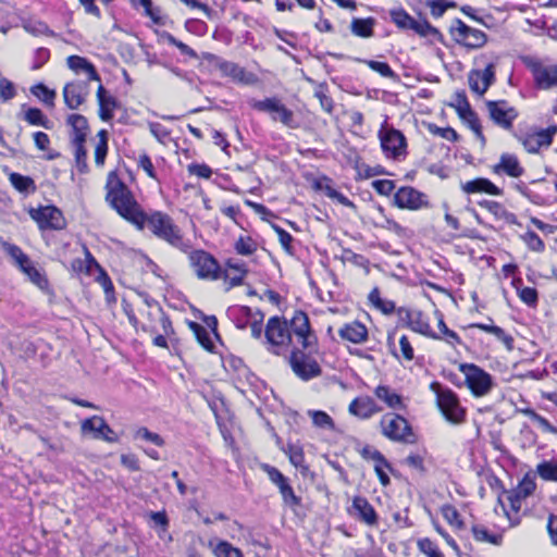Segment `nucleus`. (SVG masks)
I'll list each match as a JSON object with an SVG mask.
<instances>
[{
  "instance_id": "56",
  "label": "nucleus",
  "mask_w": 557,
  "mask_h": 557,
  "mask_svg": "<svg viewBox=\"0 0 557 557\" xmlns=\"http://www.w3.org/2000/svg\"><path fill=\"white\" fill-rule=\"evenodd\" d=\"M523 239L528 247L533 251H543L544 250V243L541 239V237L533 231H529L523 236Z\"/></svg>"
},
{
  "instance_id": "30",
  "label": "nucleus",
  "mask_w": 557,
  "mask_h": 557,
  "mask_svg": "<svg viewBox=\"0 0 557 557\" xmlns=\"http://www.w3.org/2000/svg\"><path fill=\"white\" fill-rule=\"evenodd\" d=\"M479 206L491 212L497 220H503L509 224L517 222L516 215L507 211V209L497 201L482 200L479 202Z\"/></svg>"
},
{
  "instance_id": "63",
  "label": "nucleus",
  "mask_w": 557,
  "mask_h": 557,
  "mask_svg": "<svg viewBox=\"0 0 557 557\" xmlns=\"http://www.w3.org/2000/svg\"><path fill=\"white\" fill-rule=\"evenodd\" d=\"M374 190L383 196H388L395 188V184L391 180H377L372 183Z\"/></svg>"
},
{
  "instance_id": "33",
  "label": "nucleus",
  "mask_w": 557,
  "mask_h": 557,
  "mask_svg": "<svg viewBox=\"0 0 557 557\" xmlns=\"http://www.w3.org/2000/svg\"><path fill=\"white\" fill-rule=\"evenodd\" d=\"M375 396L384 401L389 408L397 409L403 405L401 397L392 388L385 385H380L374 391Z\"/></svg>"
},
{
  "instance_id": "61",
  "label": "nucleus",
  "mask_w": 557,
  "mask_h": 557,
  "mask_svg": "<svg viewBox=\"0 0 557 557\" xmlns=\"http://www.w3.org/2000/svg\"><path fill=\"white\" fill-rule=\"evenodd\" d=\"M535 482L532 480V479H529V478H524L518 488H517V498H525L528 496H530L534 491H535Z\"/></svg>"
},
{
  "instance_id": "8",
  "label": "nucleus",
  "mask_w": 557,
  "mask_h": 557,
  "mask_svg": "<svg viewBox=\"0 0 557 557\" xmlns=\"http://www.w3.org/2000/svg\"><path fill=\"white\" fill-rule=\"evenodd\" d=\"M290 334L305 350L317 351V336L311 331L308 315L304 311H296L288 323Z\"/></svg>"
},
{
  "instance_id": "22",
  "label": "nucleus",
  "mask_w": 557,
  "mask_h": 557,
  "mask_svg": "<svg viewBox=\"0 0 557 557\" xmlns=\"http://www.w3.org/2000/svg\"><path fill=\"white\" fill-rule=\"evenodd\" d=\"M351 507L359 520L370 527L377 524V515L367 498L361 496L354 497Z\"/></svg>"
},
{
  "instance_id": "12",
  "label": "nucleus",
  "mask_w": 557,
  "mask_h": 557,
  "mask_svg": "<svg viewBox=\"0 0 557 557\" xmlns=\"http://www.w3.org/2000/svg\"><path fill=\"white\" fill-rule=\"evenodd\" d=\"M394 203L400 209L408 210L429 207L426 196L411 186L400 187L394 195Z\"/></svg>"
},
{
  "instance_id": "39",
  "label": "nucleus",
  "mask_w": 557,
  "mask_h": 557,
  "mask_svg": "<svg viewBox=\"0 0 557 557\" xmlns=\"http://www.w3.org/2000/svg\"><path fill=\"white\" fill-rule=\"evenodd\" d=\"M454 44L467 52L482 48L486 44V37H453Z\"/></svg>"
},
{
  "instance_id": "9",
  "label": "nucleus",
  "mask_w": 557,
  "mask_h": 557,
  "mask_svg": "<svg viewBox=\"0 0 557 557\" xmlns=\"http://www.w3.org/2000/svg\"><path fill=\"white\" fill-rule=\"evenodd\" d=\"M381 430L384 436L394 442H412L408 421L399 414L386 413L381 419Z\"/></svg>"
},
{
  "instance_id": "6",
  "label": "nucleus",
  "mask_w": 557,
  "mask_h": 557,
  "mask_svg": "<svg viewBox=\"0 0 557 557\" xmlns=\"http://www.w3.org/2000/svg\"><path fill=\"white\" fill-rule=\"evenodd\" d=\"M314 351L294 347L290 351L289 364L294 373L301 380L308 381L321 374V367L312 356Z\"/></svg>"
},
{
  "instance_id": "54",
  "label": "nucleus",
  "mask_w": 557,
  "mask_h": 557,
  "mask_svg": "<svg viewBox=\"0 0 557 557\" xmlns=\"http://www.w3.org/2000/svg\"><path fill=\"white\" fill-rule=\"evenodd\" d=\"M280 493L282 495L283 502L286 506L290 508L298 507L301 503L300 497H298L290 484L283 486L282 490H280Z\"/></svg>"
},
{
  "instance_id": "46",
  "label": "nucleus",
  "mask_w": 557,
  "mask_h": 557,
  "mask_svg": "<svg viewBox=\"0 0 557 557\" xmlns=\"http://www.w3.org/2000/svg\"><path fill=\"white\" fill-rule=\"evenodd\" d=\"M262 470L268 474L270 481L274 483L278 490H282L283 486L288 485V479L275 467L270 465H262Z\"/></svg>"
},
{
  "instance_id": "17",
  "label": "nucleus",
  "mask_w": 557,
  "mask_h": 557,
  "mask_svg": "<svg viewBox=\"0 0 557 557\" xmlns=\"http://www.w3.org/2000/svg\"><path fill=\"white\" fill-rule=\"evenodd\" d=\"M380 139L381 147L388 157L397 158L405 151L406 138L397 129L381 131Z\"/></svg>"
},
{
  "instance_id": "24",
  "label": "nucleus",
  "mask_w": 557,
  "mask_h": 557,
  "mask_svg": "<svg viewBox=\"0 0 557 557\" xmlns=\"http://www.w3.org/2000/svg\"><path fill=\"white\" fill-rule=\"evenodd\" d=\"M534 79L539 87L548 89L557 85V67H545L539 63L532 64Z\"/></svg>"
},
{
  "instance_id": "7",
  "label": "nucleus",
  "mask_w": 557,
  "mask_h": 557,
  "mask_svg": "<svg viewBox=\"0 0 557 557\" xmlns=\"http://www.w3.org/2000/svg\"><path fill=\"white\" fill-rule=\"evenodd\" d=\"M201 59L207 61L210 70H218L221 72L222 76L231 77L235 82L250 84L255 81L253 74L247 73L245 69L238 64L223 60L215 54L202 52Z\"/></svg>"
},
{
  "instance_id": "20",
  "label": "nucleus",
  "mask_w": 557,
  "mask_h": 557,
  "mask_svg": "<svg viewBox=\"0 0 557 557\" xmlns=\"http://www.w3.org/2000/svg\"><path fill=\"white\" fill-rule=\"evenodd\" d=\"M338 335L343 341L352 344H362L368 339V329L359 321H352L344 324L338 330Z\"/></svg>"
},
{
  "instance_id": "49",
  "label": "nucleus",
  "mask_w": 557,
  "mask_h": 557,
  "mask_svg": "<svg viewBox=\"0 0 557 557\" xmlns=\"http://www.w3.org/2000/svg\"><path fill=\"white\" fill-rule=\"evenodd\" d=\"M557 133V126L550 125L545 129H541L534 134H532L537 143V145L541 147H548L550 146L553 141V136Z\"/></svg>"
},
{
  "instance_id": "3",
  "label": "nucleus",
  "mask_w": 557,
  "mask_h": 557,
  "mask_svg": "<svg viewBox=\"0 0 557 557\" xmlns=\"http://www.w3.org/2000/svg\"><path fill=\"white\" fill-rule=\"evenodd\" d=\"M459 370L465 375L468 388L475 397L487 395L494 386L491 374L474 363H460Z\"/></svg>"
},
{
  "instance_id": "31",
  "label": "nucleus",
  "mask_w": 557,
  "mask_h": 557,
  "mask_svg": "<svg viewBox=\"0 0 557 557\" xmlns=\"http://www.w3.org/2000/svg\"><path fill=\"white\" fill-rule=\"evenodd\" d=\"M284 453L288 456L290 463L300 469V472L305 474L309 468L305 463V454L301 445L296 443H288Z\"/></svg>"
},
{
  "instance_id": "60",
  "label": "nucleus",
  "mask_w": 557,
  "mask_h": 557,
  "mask_svg": "<svg viewBox=\"0 0 557 557\" xmlns=\"http://www.w3.org/2000/svg\"><path fill=\"white\" fill-rule=\"evenodd\" d=\"M451 106L456 109L459 117L463 116L468 111L472 110L463 92L456 94L455 103Z\"/></svg>"
},
{
  "instance_id": "1",
  "label": "nucleus",
  "mask_w": 557,
  "mask_h": 557,
  "mask_svg": "<svg viewBox=\"0 0 557 557\" xmlns=\"http://www.w3.org/2000/svg\"><path fill=\"white\" fill-rule=\"evenodd\" d=\"M107 189L106 199L117 213L139 230L145 228L146 213L141 210L128 187L114 173H110L108 176Z\"/></svg>"
},
{
  "instance_id": "15",
  "label": "nucleus",
  "mask_w": 557,
  "mask_h": 557,
  "mask_svg": "<svg viewBox=\"0 0 557 557\" xmlns=\"http://www.w3.org/2000/svg\"><path fill=\"white\" fill-rule=\"evenodd\" d=\"M145 226L158 237L165 239L170 244L174 243L172 220L168 214L160 211L153 212L151 215L146 214Z\"/></svg>"
},
{
  "instance_id": "13",
  "label": "nucleus",
  "mask_w": 557,
  "mask_h": 557,
  "mask_svg": "<svg viewBox=\"0 0 557 557\" xmlns=\"http://www.w3.org/2000/svg\"><path fill=\"white\" fill-rule=\"evenodd\" d=\"M486 108L491 120L498 126L510 129L512 122L518 116L513 107H509L505 100L487 101Z\"/></svg>"
},
{
  "instance_id": "21",
  "label": "nucleus",
  "mask_w": 557,
  "mask_h": 557,
  "mask_svg": "<svg viewBox=\"0 0 557 557\" xmlns=\"http://www.w3.org/2000/svg\"><path fill=\"white\" fill-rule=\"evenodd\" d=\"M493 171L496 174L505 173L515 178L522 176L524 173V169L520 165L518 158L510 153H503L499 162L493 166Z\"/></svg>"
},
{
  "instance_id": "59",
  "label": "nucleus",
  "mask_w": 557,
  "mask_h": 557,
  "mask_svg": "<svg viewBox=\"0 0 557 557\" xmlns=\"http://www.w3.org/2000/svg\"><path fill=\"white\" fill-rule=\"evenodd\" d=\"M518 289L520 299L528 306H535L537 304V292L533 287H522Z\"/></svg>"
},
{
  "instance_id": "47",
  "label": "nucleus",
  "mask_w": 557,
  "mask_h": 557,
  "mask_svg": "<svg viewBox=\"0 0 557 557\" xmlns=\"http://www.w3.org/2000/svg\"><path fill=\"white\" fill-rule=\"evenodd\" d=\"M536 471L545 481H557V463L553 461H544L537 465Z\"/></svg>"
},
{
  "instance_id": "11",
  "label": "nucleus",
  "mask_w": 557,
  "mask_h": 557,
  "mask_svg": "<svg viewBox=\"0 0 557 557\" xmlns=\"http://www.w3.org/2000/svg\"><path fill=\"white\" fill-rule=\"evenodd\" d=\"M30 215L41 230H62L66 225L62 211L54 206L32 210Z\"/></svg>"
},
{
  "instance_id": "62",
  "label": "nucleus",
  "mask_w": 557,
  "mask_h": 557,
  "mask_svg": "<svg viewBox=\"0 0 557 557\" xmlns=\"http://www.w3.org/2000/svg\"><path fill=\"white\" fill-rule=\"evenodd\" d=\"M367 64L369 65V67L371 70L380 73L384 77H394L395 76L394 71L385 62L370 60V61H367Z\"/></svg>"
},
{
  "instance_id": "34",
  "label": "nucleus",
  "mask_w": 557,
  "mask_h": 557,
  "mask_svg": "<svg viewBox=\"0 0 557 557\" xmlns=\"http://www.w3.org/2000/svg\"><path fill=\"white\" fill-rule=\"evenodd\" d=\"M9 180L12 186L20 193L29 194L36 191V184L29 176H24L20 173H11Z\"/></svg>"
},
{
  "instance_id": "44",
  "label": "nucleus",
  "mask_w": 557,
  "mask_h": 557,
  "mask_svg": "<svg viewBox=\"0 0 557 557\" xmlns=\"http://www.w3.org/2000/svg\"><path fill=\"white\" fill-rule=\"evenodd\" d=\"M522 412L533 422L537 423V425L544 431L553 434H557V428L550 424V422L535 412L533 409L528 408L522 410Z\"/></svg>"
},
{
  "instance_id": "4",
  "label": "nucleus",
  "mask_w": 557,
  "mask_h": 557,
  "mask_svg": "<svg viewBox=\"0 0 557 557\" xmlns=\"http://www.w3.org/2000/svg\"><path fill=\"white\" fill-rule=\"evenodd\" d=\"M431 389L436 394L437 406L446 420L455 424L462 422L465 410L460 407L456 394L448 388H442L437 382L431 384Z\"/></svg>"
},
{
  "instance_id": "41",
  "label": "nucleus",
  "mask_w": 557,
  "mask_h": 557,
  "mask_svg": "<svg viewBox=\"0 0 557 557\" xmlns=\"http://www.w3.org/2000/svg\"><path fill=\"white\" fill-rule=\"evenodd\" d=\"M460 119L469 125L476 138L481 141L482 146H484L486 140L482 133V126L476 113L473 110H470Z\"/></svg>"
},
{
  "instance_id": "50",
  "label": "nucleus",
  "mask_w": 557,
  "mask_h": 557,
  "mask_svg": "<svg viewBox=\"0 0 557 557\" xmlns=\"http://www.w3.org/2000/svg\"><path fill=\"white\" fill-rule=\"evenodd\" d=\"M272 119L274 121H280L282 122L284 125L290 127V128H296L297 127V124L295 123V120H294V113L293 111H290L289 109H287L284 104L281 103L278 110L276 113H274V115H272Z\"/></svg>"
},
{
  "instance_id": "57",
  "label": "nucleus",
  "mask_w": 557,
  "mask_h": 557,
  "mask_svg": "<svg viewBox=\"0 0 557 557\" xmlns=\"http://www.w3.org/2000/svg\"><path fill=\"white\" fill-rule=\"evenodd\" d=\"M280 106H281L280 100H277L275 98H267L264 100L256 102L253 107L259 111L269 112L274 115V113L277 112Z\"/></svg>"
},
{
  "instance_id": "28",
  "label": "nucleus",
  "mask_w": 557,
  "mask_h": 557,
  "mask_svg": "<svg viewBox=\"0 0 557 557\" xmlns=\"http://www.w3.org/2000/svg\"><path fill=\"white\" fill-rule=\"evenodd\" d=\"M66 62L74 72H85L88 75L86 81H101L96 67L87 59L79 55H70Z\"/></svg>"
},
{
  "instance_id": "64",
  "label": "nucleus",
  "mask_w": 557,
  "mask_h": 557,
  "mask_svg": "<svg viewBox=\"0 0 557 557\" xmlns=\"http://www.w3.org/2000/svg\"><path fill=\"white\" fill-rule=\"evenodd\" d=\"M444 518L451 524L457 527H462V521L459 519V512L458 510L451 506L446 505L442 509Z\"/></svg>"
},
{
  "instance_id": "35",
  "label": "nucleus",
  "mask_w": 557,
  "mask_h": 557,
  "mask_svg": "<svg viewBox=\"0 0 557 557\" xmlns=\"http://www.w3.org/2000/svg\"><path fill=\"white\" fill-rule=\"evenodd\" d=\"M20 269L29 277V280L36 284L39 288L44 289L48 285V280L46 276L34 267L30 259L27 263H24L20 267Z\"/></svg>"
},
{
  "instance_id": "26",
  "label": "nucleus",
  "mask_w": 557,
  "mask_h": 557,
  "mask_svg": "<svg viewBox=\"0 0 557 557\" xmlns=\"http://www.w3.org/2000/svg\"><path fill=\"white\" fill-rule=\"evenodd\" d=\"M97 98L99 102V116L102 121H110L113 117V110L117 106V101L112 96H107L104 87L100 84L97 89Z\"/></svg>"
},
{
  "instance_id": "14",
  "label": "nucleus",
  "mask_w": 557,
  "mask_h": 557,
  "mask_svg": "<svg viewBox=\"0 0 557 557\" xmlns=\"http://www.w3.org/2000/svg\"><path fill=\"white\" fill-rule=\"evenodd\" d=\"M90 81H74L63 87V99L70 110L78 109L90 91Z\"/></svg>"
},
{
  "instance_id": "58",
  "label": "nucleus",
  "mask_w": 557,
  "mask_h": 557,
  "mask_svg": "<svg viewBox=\"0 0 557 557\" xmlns=\"http://www.w3.org/2000/svg\"><path fill=\"white\" fill-rule=\"evenodd\" d=\"M404 463L409 468L417 470L421 474L426 471L424 467V458L420 454H410L408 457H406Z\"/></svg>"
},
{
  "instance_id": "25",
  "label": "nucleus",
  "mask_w": 557,
  "mask_h": 557,
  "mask_svg": "<svg viewBox=\"0 0 557 557\" xmlns=\"http://www.w3.org/2000/svg\"><path fill=\"white\" fill-rule=\"evenodd\" d=\"M67 124L71 126L74 144H84L88 132V122L84 115L70 114L67 116Z\"/></svg>"
},
{
  "instance_id": "55",
  "label": "nucleus",
  "mask_w": 557,
  "mask_h": 557,
  "mask_svg": "<svg viewBox=\"0 0 557 557\" xmlns=\"http://www.w3.org/2000/svg\"><path fill=\"white\" fill-rule=\"evenodd\" d=\"M75 146V162L81 173H86L88 170L87 165V151L84 144H74Z\"/></svg>"
},
{
  "instance_id": "19",
  "label": "nucleus",
  "mask_w": 557,
  "mask_h": 557,
  "mask_svg": "<svg viewBox=\"0 0 557 557\" xmlns=\"http://www.w3.org/2000/svg\"><path fill=\"white\" fill-rule=\"evenodd\" d=\"M348 411L350 414L356 416L360 419H369L373 414L381 411V408L375 401L369 396H362L355 398L349 407Z\"/></svg>"
},
{
  "instance_id": "16",
  "label": "nucleus",
  "mask_w": 557,
  "mask_h": 557,
  "mask_svg": "<svg viewBox=\"0 0 557 557\" xmlns=\"http://www.w3.org/2000/svg\"><path fill=\"white\" fill-rule=\"evenodd\" d=\"M82 432L92 433L94 438L97 440H103L109 443L117 442L115 432L110 428L104 419L99 416H94L84 420L82 422Z\"/></svg>"
},
{
  "instance_id": "10",
  "label": "nucleus",
  "mask_w": 557,
  "mask_h": 557,
  "mask_svg": "<svg viewBox=\"0 0 557 557\" xmlns=\"http://www.w3.org/2000/svg\"><path fill=\"white\" fill-rule=\"evenodd\" d=\"M190 265L201 278L216 280L220 277V267L215 259L202 251H194L188 256Z\"/></svg>"
},
{
  "instance_id": "51",
  "label": "nucleus",
  "mask_w": 557,
  "mask_h": 557,
  "mask_svg": "<svg viewBox=\"0 0 557 557\" xmlns=\"http://www.w3.org/2000/svg\"><path fill=\"white\" fill-rule=\"evenodd\" d=\"M419 550L428 557H445L438 547L428 537L417 543Z\"/></svg>"
},
{
  "instance_id": "36",
  "label": "nucleus",
  "mask_w": 557,
  "mask_h": 557,
  "mask_svg": "<svg viewBox=\"0 0 557 557\" xmlns=\"http://www.w3.org/2000/svg\"><path fill=\"white\" fill-rule=\"evenodd\" d=\"M30 92L48 107L54 106L57 92L53 89L48 88L45 84L39 83L34 85L30 88Z\"/></svg>"
},
{
  "instance_id": "52",
  "label": "nucleus",
  "mask_w": 557,
  "mask_h": 557,
  "mask_svg": "<svg viewBox=\"0 0 557 557\" xmlns=\"http://www.w3.org/2000/svg\"><path fill=\"white\" fill-rule=\"evenodd\" d=\"M235 249L239 255L250 256L257 249V244L251 237H239L235 244Z\"/></svg>"
},
{
  "instance_id": "18",
  "label": "nucleus",
  "mask_w": 557,
  "mask_h": 557,
  "mask_svg": "<svg viewBox=\"0 0 557 557\" xmlns=\"http://www.w3.org/2000/svg\"><path fill=\"white\" fill-rule=\"evenodd\" d=\"M401 319L406 321V324L413 332L422 334L426 337L433 336V331L430 326L428 318L420 310L405 309L400 310Z\"/></svg>"
},
{
  "instance_id": "29",
  "label": "nucleus",
  "mask_w": 557,
  "mask_h": 557,
  "mask_svg": "<svg viewBox=\"0 0 557 557\" xmlns=\"http://www.w3.org/2000/svg\"><path fill=\"white\" fill-rule=\"evenodd\" d=\"M227 268L224 271V280L230 282V286H238L243 283V278L247 273L245 263L242 261H227Z\"/></svg>"
},
{
  "instance_id": "43",
  "label": "nucleus",
  "mask_w": 557,
  "mask_h": 557,
  "mask_svg": "<svg viewBox=\"0 0 557 557\" xmlns=\"http://www.w3.org/2000/svg\"><path fill=\"white\" fill-rule=\"evenodd\" d=\"M309 416L311 417L312 422L315 426L324 430L335 429L333 419L326 412L321 410H312L309 411Z\"/></svg>"
},
{
  "instance_id": "32",
  "label": "nucleus",
  "mask_w": 557,
  "mask_h": 557,
  "mask_svg": "<svg viewBox=\"0 0 557 557\" xmlns=\"http://www.w3.org/2000/svg\"><path fill=\"white\" fill-rule=\"evenodd\" d=\"M87 257H88V265H87V273H90L92 268L97 269L99 271V274L97 276V282L103 287L106 294L113 293V284L109 277V275L104 272V270L98 264L96 259L91 256L89 250L85 247L84 248Z\"/></svg>"
},
{
  "instance_id": "23",
  "label": "nucleus",
  "mask_w": 557,
  "mask_h": 557,
  "mask_svg": "<svg viewBox=\"0 0 557 557\" xmlns=\"http://www.w3.org/2000/svg\"><path fill=\"white\" fill-rule=\"evenodd\" d=\"M461 189L466 194L485 193L493 196H499L503 194V190L499 187L484 177H478L462 183Z\"/></svg>"
},
{
  "instance_id": "37",
  "label": "nucleus",
  "mask_w": 557,
  "mask_h": 557,
  "mask_svg": "<svg viewBox=\"0 0 557 557\" xmlns=\"http://www.w3.org/2000/svg\"><path fill=\"white\" fill-rule=\"evenodd\" d=\"M246 317L250 318L252 321L250 323L251 335L255 338H260L262 335V322L264 319L263 313L260 310L252 311V309L248 307H244Z\"/></svg>"
},
{
  "instance_id": "38",
  "label": "nucleus",
  "mask_w": 557,
  "mask_h": 557,
  "mask_svg": "<svg viewBox=\"0 0 557 557\" xmlns=\"http://www.w3.org/2000/svg\"><path fill=\"white\" fill-rule=\"evenodd\" d=\"M327 91L329 89L325 83L315 84L314 97L319 100L321 108L325 112L332 113L334 103Z\"/></svg>"
},
{
  "instance_id": "45",
  "label": "nucleus",
  "mask_w": 557,
  "mask_h": 557,
  "mask_svg": "<svg viewBox=\"0 0 557 557\" xmlns=\"http://www.w3.org/2000/svg\"><path fill=\"white\" fill-rule=\"evenodd\" d=\"M472 533L476 541L488 542L494 545H500V543H502L500 535L490 534L487 529L482 525H473Z\"/></svg>"
},
{
  "instance_id": "27",
  "label": "nucleus",
  "mask_w": 557,
  "mask_h": 557,
  "mask_svg": "<svg viewBox=\"0 0 557 557\" xmlns=\"http://www.w3.org/2000/svg\"><path fill=\"white\" fill-rule=\"evenodd\" d=\"M437 317V325H438V333L433 332V336H430L433 339L444 341L446 344L455 348L457 345H461L462 342L458 334L448 329L447 325L444 322L443 314L440 311H436Z\"/></svg>"
},
{
  "instance_id": "40",
  "label": "nucleus",
  "mask_w": 557,
  "mask_h": 557,
  "mask_svg": "<svg viewBox=\"0 0 557 557\" xmlns=\"http://www.w3.org/2000/svg\"><path fill=\"white\" fill-rule=\"evenodd\" d=\"M215 557H244L242 550L226 541H219L213 546Z\"/></svg>"
},
{
  "instance_id": "5",
  "label": "nucleus",
  "mask_w": 557,
  "mask_h": 557,
  "mask_svg": "<svg viewBox=\"0 0 557 557\" xmlns=\"http://www.w3.org/2000/svg\"><path fill=\"white\" fill-rule=\"evenodd\" d=\"M392 22L403 32H413L417 35H441L437 28L433 27L421 13L418 18L409 15L404 9H394L389 12Z\"/></svg>"
},
{
  "instance_id": "53",
  "label": "nucleus",
  "mask_w": 557,
  "mask_h": 557,
  "mask_svg": "<svg viewBox=\"0 0 557 557\" xmlns=\"http://www.w3.org/2000/svg\"><path fill=\"white\" fill-rule=\"evenodd\" d=\"M25 120L32 124V125H39V126H44L46 128H48V120L47 117L44 115V113L41 112L40 109H37V108H29L26 112H25Z\"/></svg>"
},
{
  "instance_id": "42",
  "label": "nucleus",
  "mask_w": 557,
  "mask_h": 557,
  "mask_svg": "<svg viewBox=\"0 0 557 557\" xmlns=\"http://www.w3.org/2000/svg\"><path fill=\"white\" fill-rule=\"evenodd\" d=\"M375 20L368 18H354L351 22V32L355 35H372Z\"/></svg>"
},
{
  "instance_id": "2",
  "label": "nucleus",
  "mask_w": 557,
  "mask_h": 557,
  "mask_svg": "<svg viewBox=\"0 0 557 557\" xmlns=\"http://www.w3.org/2000/svg\"><path fill=\"white\" fill-rule=\"evenodd\" d=\"M264 335L268 349L275 355H281V350L293 343L288 322L280 317L268 320Z\"/></svg>"
},
{
  "instance_id": "48",
  "label": "nucleus",
  "mask_w": 557,
  "mask_h": 557,
  "mask_svg": "<svg viewBox=\"0 0 557 557\" xmlns=\"http://www.w3.org/2000/svg\"><path fill=\"white\" fill-rule=\"evenodd\" d=\"M428 131L434 135L442 138H445L449 141H457L459 136L457 132L451 127H440L433 123L428 124Z\"/></svg>"
}]
</instances>
